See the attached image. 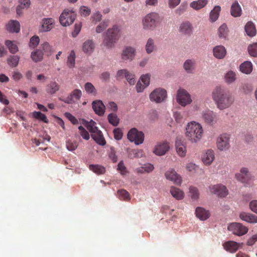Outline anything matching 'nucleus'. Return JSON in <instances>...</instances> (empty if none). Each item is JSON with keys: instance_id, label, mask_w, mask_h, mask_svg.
I'll use <instances>...</instances> for the list:
<instances>
[{"instance_id": "obj_1", "label": "nucleus", "mask_w": 257, "mask_h": 257, "mask_svg": "<svg viewBox=\"0 0 257 257\" xmlns=\"http://www.w3.org/2000/svg\"><path fill=\"white\" fill-rule=\"evenodd\" d=\"M211 98L219 110L229 108L233 102L231 93L222 86H217L213 89Z\"/></svg>"}, {"instance_id": "obj_2", "label": "nucleus", "mask_w": 257, "mask_h": 257, "mask_svg": "<svg viewBox=\"0 0 257 257\" xmlns=\"http://www.w3.org/2000/svg\"><path fill=\"white\" fill-rule=\"evenodd\" d=\"M203 135L202 127L200 123L191 121L188 123L186 128V136L192 143H196L202 138Z\"/></svg>"}, {"instance_id": "obj_3", "label": "nucleus", "mask_w": 257, "mask_h": 257, "mask_svg": "<svg viewBox=\"0 0 257 257\" xmlns=\"http://www.w3.org/2000/svg\"><path fill=\"white\" fill-rule=\"evenodd\" d=\"M120 37V30L117 26H113L106 32L103 40L102 45L109 49L113 47Z\"/></svg>"}, {"instance_id": "obj_4", "label": "nucleus", "mask_w": 257, "mask_h": 257, "mask_svg": "<svg viewBox=\"0 0 257 257\" xmlns=\"http://www.w3.org/2000/svg\"><path fill=\"white\" fill-rule=\"evenodd\" d=\"M127 139L133 142L136 145H139L143 143L144 141V134L142 132L139 131L136 128H131L127 134Z\"/></svg>"}, {"instance_id": "obj_5", "label": "nucleus", "mask_w": 257, "mask_h": 257, "mask_svg": "<svg viewBox=\"0 0 257 257\" xmlns=\"http://www.w3.org/2000/svg\"><path fill=\"white\" fill-rule=\"evenodd\" d=\"M159 14L150 13L147 14L143 19V25L145 29H152L156 26L157 22L159 18Z\"/></svg>"}, {"instance_id": "obj_6", "label": "nucleus", "mask_w": 257, "mask_h": 257, "mask_svg": "<svg viewBox=\"0 0 257 257\" xmlns=\"http://www.w3.org/2000/svg\"><path fill=\"white\" fill-rule=\"evenodd\" d=\"M176 100L183 107L190 104L192 101L190 94L185 89L181 88L177 90Z\"/></svg>"}, {"instance_id": "obj_7", "label": "nucleus", "mask_w": 257, "mask_h": 257, "mask_svg": "<svg viewBox=\"0 0 257 257\" xmlns=\"http://www.w3.org/2000/svg\"><path fill=\"white\" fill-rule=\"evenodd\" d=\"M76 18L75 13L72 10H65L60 15L59 21L63 26H67L72 24Z\"/></svg>"}, {"instance_id": "obj_8", "label": "nucleus", "mask_w": 257, "mask_h": 257, "mask_svg": "<svg viewBox=\"0 0 257 257\" xmlns=\"http://www.w3.org/2000/svg\"><path fill=\"white\" fill-rule=\"evenodd\" d=\"M229 231L237 236H242L245 234L248 229L247 227L238 222H232L230 223L227 227Z\"/></svg>"}, {"instance_id": "obj_9", "label": "nucleus", "mask_w": 257, "mask_h": 257, "mask_svg": "<svg viewBox=\"0 0 257 257\" xmlns=\"http://www.w3.org/2000/svg\"><path fill=\"white\" fill-rule=\"evenodd\" d=\"M82 96V92L80 89L73 90L66 97H59V99L67 104H75L80 100Z\"/></svg>"}, {"instance_id": "obj_10", "label": "nucleus", "mask_w": 257, "mask_h": 257, "mask_svg": "<svg viewBox=\"0 0 257 257\" xmlns=\"http://www.w3.org/2000/svg\"><path fill=\"white\" fill-rule=\"evenodd\" d=\"M209 190L211 193L220 198L226 197L228 193L226 187L221 184L210 185L209 187Z\"/></svg>"}, {"instance_id": "obj_11", "label": "nucleus", "mask_w": 257, "mask_h": 257, "mask_svg": "<svg viewBox=\"0 0 257 257\" xmlns=\"http://www.w3.org/2000/svg\"><path fill=\"white\" fill-rule=\"evenodd\" d=\"M236 179L244 184L245 185H249L252 179V176L249 172L247 168L243 167L240 169V172L235 174Z\"/></svg>"}, {"instance_id": "obj_12", "label": "nucleus", "mask_w": 257, "mask_h": 257, "mask_svg": "<svg viewBox=\"0 0 257 257\" xmlns=\"http://www.w3.org/2000/svg\"><path fill=\"white\" fill-rule=\"evenodd\" d=\"M230 136L227 134L220 135L216 142L217 148L220 151H225L230 148Z\"/></svg>"}, {"instance_id": "obj_13", "label": "nucleus", "mask_w": 257, "mask_h": 257, "mask_svg": "<svg viewBox=\"0 0 257 257\" xmlns=\"http://www.w3.org/2000/svg\"><path fill=\"white\" fill-rule=\"evenodd\" d=\"M202 117L206 123L211 125L215 124L218 120L216 113L209 109L202 112Z\"/></svg>"}, {"instance_id": "obj_14", "label": "nucleus", "mask_w": 257, "mask_h": 257, "mask_svg": "<svg viewBox=\"0 0 257 257\" xmlns=\"http://www.w3.org/2000/svg\"><path fill=\"white\" fill-rule=\"evenodd\" d=\"M165 176L167 180L173 182L176 185H180L182 183L181 177L177 173L174 169H169L166 172Z\"/></svg>"}, {"instance_id": "obj_15", "label": "nucleus", "mask_w": 257, "mask_h": 257, "mask_svg": "<svg viewBox=\"0 0 257 257\" xmlns=\"http://www.w3.org/2000/svg\"><path fill=\"white\" fill-rule=\"evenodd\" d=\"M150 82V75L149 74L142 75L140 80L136 84V90L138 92H141L149 86Z\"/></svg>"}, {"instance_id": "obj_16", "label": "nucleus", "mask_w": 257, "mask_h": 257, "mask_svg": "<svg viewBox=\"0 0 257 257\" xmlns=\"http://www.w3.org/2000/svg\"><path fill=\"white\" fill-rule=\"evenodd\" d=\"M178 30L181 34L190 36L193 32V27L190 22L186 21L180 24Z\"/></svg>"}, {"instance_id": "obj_17", "label": "nucleus", "mask_w": 257, "mask_h": 257, "mask_svg": "<svg viewBox=\"0 0 257 257\" xmlns=\"http://www.w3.org/2000/svg\"><path fill=\"white\" fill-rule=\"evenodd\" d=\"M136 55V49L135 48L127 46L125 47L121 54V59L124 61H132Z\"/></svg>"}, {"instance_id": "obj_18", "label": "nucleus", "mask_w": 257, "mask_h": 257, "mask_svg": "<svg viewBox=\"0 0 257 257\" xmlns=\"http://www.w3.org/2000/svg\"><path fill=\"white\" fill-rule=\"evenodd\" d=\"M239 217L242 221L248 223H257V216L252 213L242 211L239 213Z\"/></svg>"}, {"instance_id": "obj_19", "label": "nucleus", "mask_w": 257, "mask_h": 257, "mask_svg": "<svg viewBox=\"0 0 257 257\" xmlns=\"http://www.w3.org/2000/svg\"><path fill=\"white\" fill-rule=\"evenodd\" d=\"M196 62L194 59H188L183 63V67L188 74H193L196 69Z\"/></svg>"}, {"instance_id": "obj_20", "label": "nucleus", "mask_w": 257, "mask_h": 257, "mask_svg": "<svg viewBox=\"0 0 257 257\" xmlns=\"http://www.w3.org/2000/svg\"><path fill=\"white\" fill-rule=\"evenodd\" d=\"M92 108L96 114L99 116L104 114L105 106L102 101L100 100L93 101L92 103Z\"/></svg>"}, {"instance_id": "obj_21", "label": "nucleus", "mask_w": 257, "mask_h": 257, "mask_svg": "<svg viewBox=\"0 0 257 257\" xmlns=\"http://www.w3.org/2000/svg\"><path fill=\"white\" fill-rule=\"evenodd\" d=\"M214 56L218 59H223L226 55V50L222 45L215 46L213 49Z\"/></svg>"}, {"instance_id": "obj_22", "label": "nucleus", "mask_w": 257, "mask_h": 257, "mask_svg": "<svg viewBox=\"0 0 257 257\" xmlns=\"http://www.w3.org/2000/svg\"><path fill=\"white\" fill-rule=\"evenodd\" d=\"M230 14L234 18L239 17L242 15L241 8L237 1L234 2L231 6Z\"/></svg>"}, {"instance_id": "obj_23", "label": "nucleus", "mask_w": 257, "mask_h": 257, "mask_svg": "<svg viewBox=\"0 0 257 257\" xmlns=\"http://www.w3.org/2000/svg\"><path fill=\"white\" fill-rule=\"evenodd\" d=\"M176 149L177 154L180 157H183L186 155V146L183 142L179 138H177L176 141Z\"/></svg>"}, {"instance_id": "obj_24", "label": "nucleus", "mask_w": 257, "mask_h": 257, "mask_svg": "<svg viewBox=\"0 0 257 257\" xmlns=\"http://www.w3.org/2000/svg\"><path fill=\"white\" fill-rule=\"evenodd\" d=\"M195 214L196 217L201 220H206L210 216L208 211L201 207H198L196 208Z\"/></svg>"}, {"instance_id": "obj_25", "label": "nucleus", "mask_w": 257, "mask_h": 257, "mask_svg": "<svg viewBox=\"0 0 257 257\" xmlns=\"http://www.w3.org/2000/svg\"><path fill=\"white\" fill-rule=\"evenodd\" d=\"M6 29L11 33H18L20 30V24L18 21L11 20L7 24Z\"/></svg>"}, {"instance_id": "obj_26", "label": "nucleus", "mask_w": 257, "mask_h": 257, "mask_svg": "<svg viewBox=\"0 0 257 257\" xmlns=\"http://www.w3.org/2000/svg\"><path fill=\"white\" fill-rule=\"evenodd\" d=\"M239 69L242 73L249 74L252 71V64L249 61H245L240 64Z\"/></svg>"}, {"instance_id": "obj_27", "label": "nucleus", "mask_w": 257, "mask_h": 257, "mask_svg": "<svg viewBox=\"0 0 257 257\" xmlns=\"http://www.w3.org/2000/svg\"><path fill=\"white\" fill-rule=\"evenodd\" d=\"M54 21L52 18H47L43 20L41 31L48 32L50 31L53 27Z\"/></svg>"}, {"instance_id": "obj_28", "label": "nucleus", "mask_w": 257, "mask_h": 257, "mask_svg": "<svg viewBox=\"0 0 257 257\" xmlns=\"http://www.w3.org/2000/svg\"><path fill=\"white\" fill-rule=\"evenodd\" d=\"M224 249L231 253L235 252L238 249L239 244L233 241H228L223 244Z\"/></svg>"}, {"instance_id": "obj_29", "label": "nucleus", "mask_w": 257, "mask_h": 257, "mask_svg": "<svg viewBox=\"0 0 257 257\" xmlns=\"http://www.w3.org/2000/svg\"><path fill=\"white\" fill-rule=\"evenodd\" d=\"M202 161L205 165H210L214 160V154L212 150H208L203 155Z\"/></svg>"}, {"instance_id": "obj_30", "label": "nucleus", "mask_w": 257, "mask_h": 257, "mask_svg": "<svg viewBox=\"0 0 257 257\" xmlns=\"http://www.w3.org/2000/svg\"><path fill=\"white\" fill-rule=\"evenodd\" d=\"M94 49V44L91 40H87L84 42L82 46L83 51L87 54H90Z\"/></svg>"}, {"instance_id": "obj_31", "label": "nucleus", "mask_w": 257, "mask_h": 257, "mask_svg": "<svg viewBox=\"0 0 257 257\" xmlns=\"http://www.w3.org/2000/svg\"><path fill=\"white\" fill-rule=\"evenodd\" d=\"M244 30L247 35L250 37H254L256 34L255 26L252 22L249 21L246 24Z\"/></svg>"}, {"instance_id": "obj_32", "label": "nucleus", "mask_w": 257, "mask_h": 257, "mask_svg": "<svg viewBox=\"0 0 257 257\" xmlns=\"http://www.w3.org/2000/svg\"><path fill=\"white\" fill-rule=\"evenodd\" d=\"M127 153L128 157L132 159L142 158L145 156L143 150L129 149L127 150Z\"/></svg>"}, {"instance_id": "obj_33", "label": "nucleus", "mask_w": 257, "mask_h": 257, "mask_svg": "<svg viewBox=\"0 0 257 257\" xmlns=\"http://www.w3.org/2000/svg\"><path fill=\"white\" fill-rule=\"evenodd\" d=\"M170 192L172 196L177 200H181L184 197V192L180 189L171 187Z\"/></svg>"}, {"instance_id": "obj_34", "label": "nucleus", "mask_w": 257, "mask_h": 257, "mask_svg": "<svg viewBox=\"0 0 257 257\" xmlns=\"http://www.w3.org/2000/svg\"><path fill=\"white\" fill-rule=\"evenodd\" d=\"M221 7L219 6H215L213 9L211 11L209 15V20L212 22H215L218 18Z\"/></svg>"}, {"instance_id": "obj_35", "label": "nucleus", "mask_w": 257, "mask_h": 257, "mask_svg": "<svg viewBox=\"0 0 257 257\" xmlns=\"http://www.w3.org/2000/svg\"><path fill=\"white\" fill-rule=\"evenodd\" d=\"M236 79V74L234 72L231 70L226 72L224 76V81L227 84H231L234 83Z\"/></svg>"}, {"instance_id": "obj_36", "label": "nucleus", "mask_w": 257, "mask_h": 257, "mask_svg": "<svg viewBox=\"0 0 257 257\" xmlns=\"http://www.w3.org/2000/svg\"><path fill=\"white\" fill-rule=\"evenodd\" d=\"M91 136L92 138L98 144L101 146H104L105 144V141L100 131L96 132V133L92 134Z\"/></svg>"}, {"instance_id": "obj_37", "label": "nucleus", "mask_w": 257, "mask_h": 257, "mask_svg": "<svg viewBox=\"0 0 257 257\" xmlns=\"http://www.w3.org/2000/svg\"><path fill=\"white\" fill-rule=\"evenodd\" d=\"M208 3V0H198L191 2L190 6L195 10L204 8Z\"/></svg>"}, {"instance_id": "obj_38", "label": "nucleus", "mask_w": 257, "mask_h": 257, "mask_svg": "<svg viewBox=\"0 0 257 257\" xmlns=\"http://www.w3.org/2000/svg\"><path fill=\"white\" fill-rule=\"evenodd\" d=\"M150 98L152 101L156 103L161 102V89L157 88L154 90L150 95Z\"/></svg>"}, {"instance_id": "obj_39", "label": "nucleus", "mask_w": 257, "mask_h": 257, "mask_svg": "<svg viewBox=\"0 0 257 257\" xmlns=\"http://www.w3.org/2000/svg\"><path fill=\"white\" fill-rule=\"evenodd\" d=\"M43 55L44 54L41 50L37 49L31 53V57L33 61L38 62L42 60Z\"/></svg>"}, {"instance_id": "obj_40", "label": "nucleus", "mask_w": 257, "mask_h": 257, "mask_svg": "<svg viewBox=\"0 0 257 257\" xmlns=\"http://www.w3.org/2000/svg\"><path fill=\"white\" fill-rule=\"evenodd\" d=\"M20 57L18 55H10L7 60L8 64L11 67H16L19 64Z\"/></svg>"}, {"instance_id": "obj_41", "label": "nucleus", "mask_w": 257, "mask_h": 257, "mask_svg": "<svg viewBox=\"0 0 257 257\" xmlns=\"http://www.w3.org/2000/svg\"><path fill=\"white\" fill-rule=\"evenodd\" d=\"M85 126L91 133V135L99 131L98 127L96 126V123L93 120H91L90 121H86Z\"/></svg>"}, {"instance_id": "obj_42", "label": "nucleus", "mask_w": 257, "mask_h": 257, "mask_svg": "<svg viewBox=\"0 0 257 257\" xmlns=\"http://www.w3.org/2000/svg\"><path fill=\"white\" fill-rule=\"evenodd\" d=\"M75 51L71 50L67 57V65L68 67L70 68L74 67L75 65Z\"/></svg>"}, {"instance_id": "obj_43", "label": "nucleus", "mask_w": 257, "mask_h": 257, "mask_svg": "<svg viewBox=\"0 0 257 257\" xmlns=\"http://www.w3.org/2000/svg\"><path fill=\"white\" fill-rule=\"evenodd\" d=\"M59 89V85L56 82H51L47 86L46 91L48 93L53 94Z\"/></svg>"}, {"instance_id": "obj_44", "label": "nucleus", "mask_w": 257, "mask_h": 257, "mask_svg": "<svg viewBox=\"0 0 257 257\" xmlns=\"http://www.w3.org/2000/svg\"><path fill=\"white\" fill-rule=\"evenodd\" d=\"M228 28L225 24L221 25L218 30V34L220 38L225 39L228 35Z\"/></svg>"}, {"instance_id": "obj_45", "label": "nucleus", "mask_w": 257, "mask_h": 257, "mask_svg": "<svg viewBox=\"0 0 257 257\" xmlns=\"http://www.w3.org/2000/svg\"><path fill=\"white\" fill-rule=\"evenodd\" d=\"M89 168L97 174H102L105 172V168L98 165H90Z\"/></svg>"}, {"instance_id": "obj_46", "label": "nucleus", "mask_w": 257, "mask_h": 257, "mask_svg": "<svg viewBox=\"0 0 257 257\" xmlns=\"http://www.w3.org/2000/svg\"><path fill=\"white\" fill-rule=\"evenodd\" d=\"M249 55L252 57H257V42L249 44L247 47Z\"/></svg>"}, {"instance_id": "obj_47", "label": "nucleus", "mask_w": 257, "mask_h": 257, "mask_svg": "<svg viewBox=\"0 0 257 257\" xmlns=\"http://www.w3.org/2000/svg\"><path fill=\"white\" fill-rule=\"evenodd\" d=\"M107 119L108 122L113 126H116L119 123V119L115 113H110L108 115Z\"/></svg>"}, {"instance_id": "obj_48", "label": "nucleus", "mask_w": 257, "mask_h": 257, "mask_svg": "<svg viewBox=\"0 0 257 257\" xmlns=\"http://www.w3.org/2000/svg\"><path fill=\"white\" fill-rule=\"evenodd\" d=\"M199 192L198 189L194 186L189 187V196L193 200H197L199 197Z\"/></svg>"}, {"instance_id": "obj_49", "label": "nucleus", "mask_w": 257, "mask_h": 257, "mask_svg": "<svg viewBox=\"0 0 257 257\" xmlns=\"http://www.w3.org/2000/svg\"><path fill=\"white\" fill-rule=\"evenodd\" d=\"M118 198L122 200L128 201L131 199L129 193L125 190L120 189L117 191Z\"/></svg>"}, {"instance_id": "obj_50", "label": "nucleus", "mask_w": 257, "mask_h": 257, "mask_svg": "<svg viewBox=\"0 0 257 257\" xmlns=\"http://www.w3.org/2000/svg\"><path fill=\"white\" fill-rule=\"evenodd\" d=\"M5 45L9 48L10 52L13 54H16L19 51L18 47L17 45L14 44L12 41L6 40L5 42Z\"/></svg>"}, {"instance_id": "obj_51", "label": "nucleus", "mask_w": 257, "mask_h": 257, "mask_svg": "<svg viewBox=\"0 0 257 257\" xmlns=\"http://www.w3.org/2000/svg\"><path fill=\"white\" fill-rule=\"evenodd\" d=\"M33 117L39 120L43 121L44 122L47 123L48 119L46 116L39 111H34L32 113Z\"/></svg>"}, {"instance_id": "obj_52", "label": "nucleus", "mask_w": 257, "mask_h": 257, "mask_svg": "<svg viewBox=\"0 0 257 257\" xmlns=\"http://www.w3.org/2000/svg\"><path fill=\"white\" fill-rule=\"evenodd\" d=\"M155 46L154 45V40L151 38H149L146 45V50L147 53L148 54L151 53L155 50Z\"/></svg>"}, {"instance_id": "obj_53", "label": "nucleus", "mask_w": 257, "mask_h": 257, "mask_svg": "<svg viewBox=\"0 0 257 257\" xmlns=\"http://www.w3.org/2000/svg\"><path fill=\"white\" fill-rule=\"evenodd\" d=\"M42 47L43 50H44L45 54L47 56H50L53 52V49L52 46L49 44V43L46 42L43 43L42 45Z\"/></svg>"}, {"instance_id": "obj_54", "label": "nucleus", "mask_w": 257, "mask_h": 257, "mask_svg": "<svg viewBox=\"0 0 257 257\" xmlns=\"http://www.w3.org/2000/svg\"><path fill=\"white\" fill-rule=\"evenodd\" d=\"M215 172L217 174H224L226 172L227 168L223 163H218L215 167Z\"/></svg>"}, {"instance_id": "obj_55", "label": "nucleus", "mask_w": 257, "mask_h": 257, "mask_svg": "<svg viewBox=\"0 0 257 257\" xmlns=\"http://www.w3.org/2000/svg\"><path fill=\"white\" fill-rule=\"evenodd\" d=\"M85 91L90 94L95 95L96 93V89L94 86L90 82H87L84 85Z\"/></svg>"}, {"instance_id": "obj_56", "label": "nucleus", "mask_w": 257, "mask_h": 257, "mask_svg": "<svg viewBox=\"0 0 257 257\" xmlns=\"http://www.w3.org/2000/svg\"><path fill=\"white\" fill-rule=\"evenodd\" d=\"M78 147V143L75 141L68 140L66 142V147L69 151H73Z\"/></svg>"}, {"instance_id": "obj_57", "label": "nucleus", "mask_w": 257, "mask_h": 257, "mask_svg": "<svg viewBox=\"0 0 257 257\" xmlns=\"http://www.w3.org/2000/svg\"><path fill=\"white\" fill-rule=\"evenodd\" d=\"M108 20H104L103 22L99 24L96 28V32L97 33H100L102 32L108 26Z\"/></svg>"}, {"instance_id": "obj_58", "label": "nucleus", "mask_w": 257, "mask_h": 257, "mask_svg": "<svg viewBox=\"0 0 257 257\" xmlns=\"http://www.w3.org/2000/svg\"><path fill=\"white\" fill-rule=\"evenodd\" d=\"M40 39L38 36H34L32 37L30 41V47L33 48L36 47L39 44Z\"/></svg>"}, {"instance_id": "obj_59", "label": "nucleus", "mask_w": 257, "mask_h": 257, "mask_svg": "<svg viewBox=\"0 0 257 257\" xmlns=\"http://www.w3.org/2000/svg\"><path fill=\"white\" fill-rule=\"evenodd\" d=\"M114 138L116 140H120L122 139L123 133L120 128L117 127L114 129L113 131Z\"/></svg>"}, {"instance_id": "obj_60", "label": "nucleus", "mask_w": 257, "mask_h": 257, "mask_svg": "<svg viewBox=\"0 0 257 257\" xmlns=\"http://www.w3.org/2000/svg\"><path fill=\"white\" fill-rule=\"evenodd\" d=\"M79 131H80V134L82 137L86 140H88L90 138V136L88 132L82 126H79L78 127Z\"/></svg>"}, {"instance_id": "obj_61", "label": "nucleus", "mask_w": 257, "mask_h": 257, "mask_svg": "<svg viewBox=\"0 0 257 257\" xmlns=\"http://www.w3.org/2000/svg\"><path fill=\"white\" fill-rule=\"evenodd\" d=\"M128 71L126 69L119 70L117 72L116 78L117 80L122 79L123 78H126Z\"/></svg>"}, {"instance_id": "obj_62", "label": "nucleus", "mask_w": 257, "mask_h": 257, "mask_svg": "<svg viewBox=\"0 0 257 257\" xmlns=\"http://www.w3.org/2000/svg\"><path fill=\"white\" fill-rule=\"evenodd\" d=\"M117 170L120 172L121 175H125L127 171L126 170V167L124 166V164L122 161H120L117 166Z\"/></svg>"}, {"instance_id": "obj_63", "label": "nucleus", "mask_w": 257, "mask_h": 257, "mask_svg": "<svg viewBox=\"0 0 257 257\" xmlns=\"http://www.w3.org/2000/svg\"><path fill=\"white\" fill-rule=\"evenodd\" d=\"M187 9V4H182L175 10V13L178 15H181L184 13Z\"/></svg>"}, {"instance_id": "obj_64", "label": "nucleus", "mask_w": 257, "mask_h": 257, "mask_svg": "<svg viewBox=\"0 0 257 257\" xmlns=\"http://www.w3.org/2000/svg\"><path fill=\"white\" fill-rule=\"evenodd\" d=\"M249 207L253 212L257 214V200L251 201L249 202Z\"/></svg>"}]
</instances>
